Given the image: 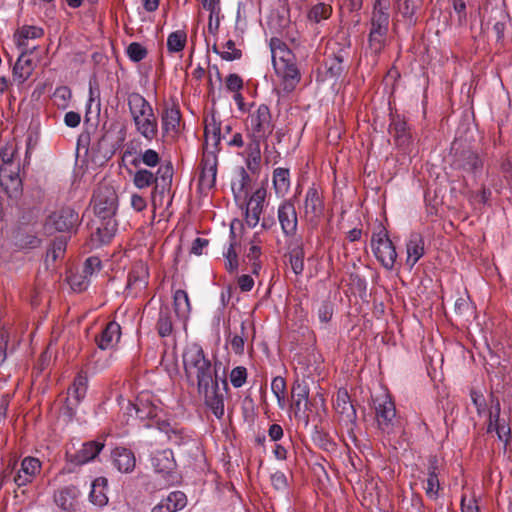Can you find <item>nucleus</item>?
<instances>
[{
    "label": "nucleus",
    "mask_w": 512,
    "mask_h": 512,
    "mask_svg": "<svg viewBox=\"0 0 512 512\" xmlns=\"http://www.w3.org/2000/svg\"><path fill=\"white\" fill-rule=\"evenodd\" d=\"M92 204L95 214L101 220H114L118 208L115 189L108 184L98 185L93 194Z\"/></svg>",
    "instance_id": "nucleus-5"
},
{
    "label": "nucleus",
    "mask_w": 512,
    "mask_h": 512,
    "mask_svg": "<svg viewBox=\"0 0 512 512\" xmlns=\"http://www.w3.org/2000/svg\"><path fill=\"white\" fill-rule=\"evenodd\" d=\"M225 85L228 91L239 92L243 88V80L239 75L232 73L226 77Z\"/></svg>",
    "instance_id": "nucleus-60"
},
{
    "label": "nucleus",
    "mask_w": 512,
    "mask_h": 512,
    "mask_svg": "<svg viewBox=\"0 0 512 512\" xmlns=\"http://www.w3.org/2000/svg\"><path fill=\"white\" fill-rule=\"evenodd\" d=\"M173 304L176 315L186 320L191 312V304L187 292L182 289L176 290L173 295Z\"/></svg>",
    "instance_id": "nucleus-38"
},
{
    "label": "nucleus",
    "mask_w": 512,
    "mask_h": 512,
    "mask_svg": "<svg viewBox=\"0 0 512 512\" xmlns=\"http://www.w3.org/2000/svg\"><path fill=\"white\" fill-rule=\"evenodd\" d=\"M270 49L274 69L282 67L284 64H289L290 62L295 61V56L293 52L281 39L277 37H273L270 39Z\"/></svg>",
    "instance_id": "nucleus-22"
},
{
    "label": "nucleus",
    "mask_w": 512,
    "mask_h": 512,
    "mask_svg": "<svg viewBox=\"0 0 512 512\" xmlns=\"http://www.w3.org/2000/svg\"><path fill=\"white\" fill-rule=\"evenodd\" d=\"M113 465L121 473H131L136 466L134 453L125 447H116L111 454Z\"/></svg>",
    "instance_id": "nucleus-24"
},
{
    "label": "nucleus",
    "mask_w": 512,
    "mask_h": 512,
    "mask_svg": "<svg viewBox=\"0 0 512 512\" xmlns=\"http://www.w3.org/2000/svg\"><path fill=\"white\" fill-rule=\"evenodd\" d=\"M273 184L278 194L287 192L290 186L289 170L285 168H277L273 174Z\"/></svg>",
    "instance_id": "nucleus-45"
},
{
    "label": "nucleus",
    "mask_w": 512,
    "mask_h": 512,
    "mask_svg": "<svg viewBox=\"0 0 512 512\" xmlns=\"http://www.w3.org/2000/svg\"><path fill=\"white\" fill-rule=\"evenodd\" d=\"M116 232L115 220H102L96 231L90 236L91 248L100 247L108 243Z\"/></svg>",
    "instance_id": "nucleus-31"
},
{
    "label": "nucleus",
    "mask_w": 512,
    "mask_h": 512,
    "mask_svg": "<svg viewBox=\"0 0 512 512\" xmlns=\"http://www.w3.org/2000/svg\"><path fill=\"white\" fill-rule=\"evenodd\" d=\"M224 47L227 49L222 51L220 57L226 61H234L238 60L242 57V51L235 47V42L233 40H228Z\"/></svg>",
    "instance_id": "nucleus-54"
},
{
    "label": "nucleus",
    "mask_w": 512,
    "mask_h": 512,
    "mask_svg": "<svg viewBox=\"0 0 512 512\" xmlns=\"http://www.w3.org/2000/svg\"><path fill=\"white\" fill-rule=\"evenodd\" d=\"M87 385V376L83 372L78 373L73 381L72 386L68 390V397L66 399L65 413L70 417L75 414L74 408L85 397Z\"/></svg>",
    "instance_id": "nucleus-16"
},
{
    "label": "nucleus",
    "mask_w": 512,
    "mask_h": 512,
    "mask_svg": "<svg viewBox=\"0 0 512 512\" xmlns=\"http://www.w3.org/2000/svg\"><path fill=\"white\" fill-rule=\"evenodd\" d=\"M454 165L466 172L477 173L482 169L483 164L478 154L471 150H463L460 154H456Z\"/></svg>",
    "instance_id": "nucleus-33"
},
{
    "label": "nucleus",
    "mask_w": 512,
    "mask_h": 512,
    "mask_svg": "<svg viewBox=\"0 0 512 512\" xmlns=\"http://www.w3.org/2000/svg\"><path fill=\"white\" fill-rule=\"evenodd\" d=\"M187 41V34L183 30L172 32L167 39V49L169 52H180L184 49Z\"/></svg>",
    "instance_id": "nucleus-47"
},
{
    "label": "nucleus",
    "mask_w": 512,
    "mask_h": 512,
    "mask_svg": "<svg viewBox=\"0 0 512 512\" xmlns=\"http://www.w3.org/2000/svg\"><path fill=\"white\" fill-rule=\"evenodd\" d=\"M198 391L204 395L205 404L214 416L221 419L224 415V395L220 390L218 379L206 387L198 388Z\"/></svg>",
    "instance_id": "nucleus-12"
},
{
    "label": "nucleus",
    "mask_w": 512,
    "mask_h": 512,
    "mask_svg": "<svg viewBox=\"0 0 512 512\" xmlns=\"http://www.w3.org/2000/svg\"><path fill=\"white\" fill-rule=\"evenodd\" d=\"M250 138V143L247 146V157L261 158L260 143L265 139H254Z\"/></svg>",
    "instance_id": "nucleus-63"
},
{
    "label": "nucleus",
    "mask_w": 512,
    "mask_h": 512,
    "mask_svg": "<svg viewBox=\"0 0 512 512\" xmlns=\"http://www.w3.org/2000/svg\"><path fill=\"white\" fill-rule=\"evenodd\" d=\"M126 53L131 61L140 62L146 58L148 51L142 44L132 42L128 45Z\"/></svg>",
    "instance_id": "nucleus-52"
},
{
    "label": "nucleus",
    "mask_w": 512,
    "mask_h": 512,
    "mask_svg": "<svg viewBox=\"0 0 512 512\" xmlns=\"http://www.w3.org/2000/svg\"><path fill=\"white\" fill-rule=\"evenodd\" d=\"M67 246V238L65 236H61L56 238L51 247L47 251V260L52 259V261L57 260L58 258L62 257L65 253Z\"/></svg>",
    "instance_id": "nucleus-51"
},
{
    "label": "nucleus",
    "mask_w": 512,
    "mask_h": 512,
    "mask_svg": "<svg viewBox=\"0 0 512 512\" xmlns=\"http://www.w3.org/2000/svg\"><path fill=\"white\" fill-rule=\"evenodd\" d=\"M106 479L98 478L92 483V489L90 492V500L92 503L98 506H104L108 502V498L104 492V486Z\"/></svg>",
    "instance_id": "nucleus-43"
},
{
    "label": "nucleus",
    "mask_w": 512,
    "mask_h": 512,
    "mask_svg": "<svg viewBox=\"0 0 512 512\" xmlns=\"http://www.w3.org/2000/svg\"><path fill=\"white\" fill-rule=\"evenodd\" d=\"M390 134L398 147L404 151H409L412 145V136L409 132L406 122L400 117L392 118L389 128Z\"/></svg>",
    "instance_id": "nucleus-21"
},
{
    "label": "nucleus",
    "mask_w": 512,
    "mask_h": 512,
    "mask_svg": "<svg viewBox=\"0 0 512 512\" xmlns=\"http://www.w3.org/2000/svg\"><path fill=\"white\" fill-rule=\"evenodd\" d=\"M246 379H247V370L245 367L237 366L232 369V371L230 373V381H231V384L235 388L242 387L245 384Z\"/></svg>",
    "instance_id": "nucleus-55"
},
{
    "label": "nucleus",
    "mask_w": 512,
    "mask_h": 512,
    "mask_svg": "<svg viewBox=\"0 0 512 512\" xmlns=\"http://www.w3.org/2000/svg\"><path fill=\"white\" fill-rule=\"evenodd\" d=\"M390 0H375L372 6L368 26V49L378 56L387 45L390 25Z\"/></svg>",
    "instance_id": "nucleus-1"
},
{
    "label": "nucleus",
    "mask_w": 512,
    "mask_h": 512,
    "mask_svg": "<svg viewBox=\"0 0 512 512\" xmlns=\"http://www.w3.org/2000/svg\"><path fill=\"white\" fill-rule=\"evenodd\" d=\"M371 246L375 257L382 266L387 270H392L397 258V252L384 229L377 234H373Z\"/></svg>",
    "instance_id": "nucleus-8"
},
{
    "label": "nucleus",
    "mask_w": 512,
    "mask_h": 512,
    "mask_svg": "<svg viewBox=\"0 0 512 512\" xmlns=\"http://www.w3.org/2000/svg\"><path fill=\"white\" fill-rule=\"evenodd\" d=\"M376 421L379 429L387 434L393 432L396 420V409L394 402L385 397L379 401L375 407Z\"/></svg>",
    "instance_id": "nucleus-13"
},
{
    "label": "nucleus",
    "mask_w": 512,
    "mask_h": 512,
    "mask_svg": "<svg viewBox=\"0 0 512 512\" xmlns=\"http://www.w3.org/2000/svg\"><path fill=\"white\" fill-rule=\"evenodd\" d=\"M406 264L411 268L424 255V239L419 233H412L406 245Z\"/></svg>",
    "instance_id": "nucleus-35"
},
{
    "label": "nucleus",
    "mask_w": 512,
    "mask_h": 512,
    "mask_svg": "<svg viewBox=\"0 0 512 512\" xmlns=\"http://www.w3.org/2000/svg\"><path fill=\"white\" fill-rule=\"evenodd\" d=\"M276 74L282 79L283 89L286 92H292L300 82L301 74L295 61L284 64L275 69Z\"/></svg>",
    "instance_id": "nucleus-27"
},
{
    "label": "nucleus",
    "mask_w": 512,
    "mask_h": 512,
    "mask_svg": "<svg viewBox=\"0 0 512 512\" xmlns=\"http://www.w3.org/2000/svg\"><path fill=\"white\" fill-rule=\"evenodd\" d=\"M81 220L78 213L70 208L63 207L58 211L53 212L45 222V229L47 232H68L71 233L77 230Z\"/></svg>",
    "instance_id": "nucleus-7"
},
{
    "label": "nucleus",
    "mask_w": 512,
    "mask_h": 512,
    "mask_svg": "<svg viewBox=\"0 0 512 512\" xmlns=\"http://www.w3.org/2000/svg\"><path fill=\"white\" fill-rule=\"evenodd\" d=\"M271 390L277 398L279 408L286 407V381L281 376H276L272 379Z\"/></svg>",
    "instance_id": "nucleus-46"
},
{
    "label": "nucleus",
    "mask_w": 512,
    "mask_h": 512,
    "mask_svg": "<svg viewBox=\"0 0 512 512\" xmlns=\"http://www.w3.org/2000/svg\"><path fill=\"white\" fill-rule=\"evenodd\" d=\"M26 55L27 54H23V50H21V53L13 67V77L20 84L24 83L33 72L32 60L26 58Z\"/></svg>",
    "instance_id": "nucleus-36"
},
{
    "label": "nucleus",
    "mask_w": 512,
    "mask_h": 512,
    "mask_svg": "<svg viewBox=\"0 0 512 512\" xmlns=\"http://www.w3.org/2000/svg\"><path fill=\"white\" fill-rule=\"evenodd\" d=\"M161 163V157L159 153L153 149H147L143 152H140L134 159L131 161V165L134 167H138L140 164H143L147 167L154 168Z\"/></svg>",
    "instance_id": "nucleus-42"
},
{
    "label": "nucleus",
    "mask_w": 512,
    "mask_h": 512,
    "mask_svg": "<svg viewBox=\"0 0 512 512\" xmlns=\"http://www.w3.org/2000/svg\"><path fill=\"white\" fill-rule=\"evenodd\" d=\"M271 483L276 490L283 491L287 488L288 482L283 472L277 471L271 475Z\"/></svg>",
    "instance_id": "nucleus-62"
},
{
    "label": "nucleus",
    "mask_w": 512,
    "mask_h": 512,
    "mask_svg": "<svg viewBox=\"0 0 512 512\" xmlns=\"http://www.w3.org/2000/svg\"><path fill=\"white\" fill-rule=\"evenodd\" d=\"M277 217L283 234L294 236L298 227V214L291 200H285L279 205Z\"/></svg>",
    "instance_id": "nucleus-11"
},
{
    "label": "nucleus",
    "mask_w": 512,
    "mask_h": 512,
    "mask_svg": "<svg viewBox=\"0 0 512 512\" xmlns=\"http://www.w3.org/2000/svg\"><path fill=\"white\" fill-rule=\"evenodd\" d=\"M234 243L232 242L227 250V252L224 254L226 262H225V268L229 272H234L238 268V255L235 251Z\"/></svg>",
    "instance_id": "nucleus-56"
},
{
    "label": "nucleus",
    "mask_w": 512,
    "mask_h": 512,
    "mask_svg": "<svg viewBox=\"0 0 512 512\" xmlns=\"http://www.w3.org/2000/svg\"><path fill=\"white\" fill-rule=\"evenodd\" d=\"M261 247L255 243L254 241L250 242V247L248 251L245 254V258L250 261H259V258L261 256Z\"/></svg>",
    "instance_id": "nucleus-64"
},
{
    "label": "nucleus",
    "mask_w": 512,
    "mask_h": 512,
    "mask_svg": "<svg viewBox=\"0 0 512 512\" xmlns=\"http://www.w3.org/2000/svg\"><path fill=\"white\" fill-rule=\"evenodd\" d=\"M440 472L439 460L436 456H430L428 459V478L425 487L426 495L431 499H437L440 490V481L438 478Z\"/></svg>",
    "instance_id": "nucleus-29"
},
{
    "label": "nucleus",
    "mask_w": 512,
    "mask_h": 512,
    "mask_svg": "<svg viewBox=\"0 0 512 512\" xmlns=\"http://www.w3.org/2000/svg\"><path fill=\"white\" fill-rule=\"evenodd\" d=\"M455 312L460 316H465L472 312V304L468 297H459L454 304Z\"/></svg>",
    "instance_id": "nucleus-59"
},
{
    "label": "nucleus",
    "mask_w": 512,
    "mask_h": 512,
    "mask_svg": "<svg viewBox=\"0 0 512 512\" xmlns=\"http://www.w3.org/2000/svg\"><path fill=\"white\" fill-rule=\"evenodd\" d=\"M317 314L321 323H328L333 315V305L330 302H323L319 306Z\"/></svg>",
    "instance_id": "nucleus-61"
},
{
    "label": "nucleus",
    "mask_w": 512,
    "mask_h": 512,
    "mask_svg": "<svg viewBox=\"0 0 512 512\" xmlns=\"http://www.w3.org/2000/svg\"><path fill=\"white\" fill-rule=\"evenodd\" d=\"M173 168L170 164L160 165L157 172L154 174L152 171L141 168L138 169L133 176V184L138 189L153 187V193L164 194L169 191L172 184Z\"/></svg>",
    "instance_id": "nucleus-4"
},
{
    "label": "nucleus",
    "mask_w": 512,
    "mask_h": 512,
    "mask_svg": "<svg viewBox=\"0 0 512 512\" xmlns=\"http://www.w3.org/2000/svg\"><path fill=\"white\" fill-rule=\"evenodd\" d=\"M43 35L44 30L41 27L24 25L15 32L14 39L18 49L23 50V54H32L36 46L29 47L28 41L41 38Z\"/></svg>",
    "instance_id": "nucleus-18"
},
{
    "label": "nucleus",
    "mask_w": 512,
    "mask_h": 512,
    "mask_svg": "<svg viewBox=\"0 0 512 512\" xmlns=\"http://www.w3.org/2000/svg\"><path fill=\"white\" fill-rule=\"evenodd\" d=\"M181 114L176 104L165 105L161 113V127L164 134H176L180 125Z\"/></svg>",
    "instance_id": "nucleus-28"
},
{
    "label": "nucleus",
    "mask_w": 512,
    "mask_h": 512,
    "mask_svg": "<svg viewBox=\"0 0 512 512\" xmlns=\"http://www.w3.org/2000/svg\"><path fill=\"white\" fill-rule=\"evenodd\" d=\"M148 284V270L142 263L133 267L128 275L127 288L143 289Z\"/></svg>",
    "instance_id": "nucleus-37"
},
{
    "label": "nucleus",
    "mask_w": 512,
    "mask_h": 512,
    "mask_svg": "<svg viewBox=\"0 0 512 512\" xmlns=\"http://www.w3.org/2000/svg\"><path fill=\"white\" fill-rule=\"evenodd\" d=\"M186 504V495L181 491H174L153 507L151 512H177L182 510Z\"/></svg>",
    "instance_id": "nucleus-30"
},
{
    "label": "nucleus",
    "mask_w": 512,
    "mask_h": 512,
    "mask_svg": "<svg viewBox=\"0 0 512 512\" xmlns=\"http://www.w3.org/2000/svg\"><path fill=\"white\" fill-rule=\"evenodd\" d=\"M304 257H305V253L301 246L295 247L290 252V257H289L290 265H291L293 272L296 275H300L304 270Z\"/></svg>",
    "instance_id": "nucleus-49"
},
{
    "label": "nucleus",
    "mask_w": 512,
    "mask_h": 512,
    "mask_svg": "<svg viewBox=\"0 0 512 512\" xmlns=\"http://www.w3.org/2000/svg\"><path fill=\"white\" fill-rule=\"evenodd\" d=\"M120 337V325L115 321H111L106 324L105 328L100 332V334L95 336V342L99 349L108 350L116 346L120 340Z\"/></svg>",
    "instance_id": "nucleus-20"
},
{
    "label": "nucleus",
    "mask_w": 512,
    "mask_h": 512,
    "mask_svg": "<svg viewBox=\"0 0 512 512\" xmlns=\"http://www.w3.org/2000/svg\"><path fill=\"white\" fill-rule=\"evenodd\" d=\"M0 185L11 197L19 193L22 182L17 172L9 170L7 166H1Z\"/></svg>",
    "instance_id": "nucleus-34"
},
{
    "label": "nucleus",
    "mask_w": 512,
    "mask_h": 512,
    "mask_svg": "<svg viewBox=\"0 0 512 512\" xmlns=\"http://www.w3.org/2000/svg\"><path fill=\"white\" fill-rule=\"evenodd\" d=\"M202 165L200 185L211 188L215 184L217 174V156L213 151L204 153Z\"/></svg>",
    "instance_id": "nucleus-26"
},
{
    "label": "nucleus",
    "mask_w": 512,
    "mask_h": 512,
    "mask_svg": "<svg viewBox=\"0 0 512 512\" xmlns=\"http://www.w3.org/2000/svg\"><path fill=\"white\" fill-rule=\"evenodd\" d=\"M265 198L266 190L264 188L257 189L250 197L245 218L248 226L255 227L259 223Z\"/></svg>",
    "instance_id": "nucleus-19"
},
{
    "label": "nucleus",
    "mask_w": 512,
    "mask_h": 512,
    "mask_svg": "<svg viewBox=\"0 0 512 512\" xmlns=\"http://www.w3.org/2000/svg\"><path fill=\"white\" fill-rule=\"evenodd\" d=\"M204 136L206 145H209L210 142L214 147L219 145L221 140V129L220 125L216 123L214 117H212L211 121L206 120Z\"/></svg>",
    "instance_id": "nucleus-44"
},
{
    "label": "nucleus",
    "mask_w": 512,
    "mask_h": 512,
    "mask_svg": "<svg viewBox=\"0 0 512 512\" xmlns=\"http://www.w3.org/2000/svg\"><path fill=\"white\" fill-rule=\"evenodd\" d=\"M42 463L38 458L25 457L20 464V468L13 476V482L20 488L26 486L34 481L37 475L40 474Z\"/></svg>",
    "instance_id": "nucleus-14"
},
{
    "label": "nucleus",
    "mask_w": 512,
    "mask_h": 512,
    "mask_svg": "<svg viewBox=\"0 0 512 512\" xmlns=\"http://www.w3.org/2000/svg\"><path fill=\"white\" fill-rule=\"evenodd\" d=\"M151 465L156 473L170 475L176 467L173 452L169 449L156 451L151 457Z\"/></svg>",
    "instance_id": "nucleus-25"
},
{
    "label": "nucleus",
    "mask_w": 512,
    "mask_h": 512,
    "mask_svg": "<svg viewBox=\"0 0 512 512\" xmlns=\"http://www.w3.org/2000/svg\"><path fill=\"white\" fill-rule=\"evenodd\" d=\"M331 14V5L319 2L309 8L307 12V20L310 24H319L323 20L329 19Z\"/></svg>",
    "instance_id": "nucleus-39"
},
{
    "label": "nucleus",
    "mask_w": 512,
    "mask_h": 512,
    "mask_svg": "<svg viewBox=\"0 0 512 512\" xmlns=\"http://www.w3.org/2000/svg\"><path fill=\"white\" fill-rule=\"evenodd\" d=\"M156 328L161 337H167L172 333L173 323L169 306L163 305L160 307Z\"/></svg>",
    "instance_id": "nucleus-40"
},
{
    "label": "nucleus",
    "mask_w": 512,
    "mask_h": 512,
    "mask_svg": "<svg viewBox=\"0 0 512 512\" xmlns=\"http://www.w3.org/2000/svg\"><path fill=\"white\" fill-rule=\"evenodd\" d=\"M168 440L171 444L176 446L190 445L197 448V442L192 437L184 432L183 429L170 427L165 430Z\"/></svg>",
    "instance_id": "nucleus-41"
},
{
    "label": "nucleus",
    "mask_w": 512,
    "mask_h": 512,
    "mask_svg": "<svg viewBox=\"0 0 512 512\" xmlns=\"http://www.w3.org/2000/svg\"><path fill=\"white\" fill-rule=\"evenodd\" d=\"M101 261L98 257L92 256L85 260L83 265V278L86 279L89 276H92L95 271L100 270Z\"/></svg>",
    "instance_id": "nucleus-57"
},
{
    "label": "nucleus",
    "mask_w": 512,
    "mask_h": 512,
    "mask_svg": "<svg viewBox=\"0 0 512 512\" xmlns=\"http://www.w3.org/2000/svg\"><path fill=\"white\" fill-rule=\"evenodd\" d=\"M274 125L267 105H259L248 117V136L254 139H267L272 134Z\"/></svg>",
    "instance_id": "nucleus-6"
},
{
    "label": "nucleus",
    "mask_w": 512,
    "mask_h": 512,
    "mask_svg": "<svg viewBox=\"0 0 512 512\" xmlns=\"http://www.w3.org/2000/svg\"><path fill=\"white\" fill-rule=\"evenodd\" d=\"M395 8L404 18L408 19L410 23H415L413 16L417 6L413 0H395Z\"/></svg>",
    "instance_id": "nucleus-50"
},
{
    "label": "nucleus",
    "mask_w": 512,
    "mask_h": 512,
    "mask_svg": "<svg viewBox=\"0 0 512 512\" xmlns=\"http://www.w3.org/2000/svg\"><path fill=\"white\" fill-rule=\"evenodd\" d=\"M335 409L341 415L343 421L355 423L357 419L356 410L350 400L348 392L340 389L336 395Z\"/></svg>",
    "instance_id": "nucleus-32"
},
{
    "label": "nucleus",
    "mask_w": 512,
    "mask_h": 512,
    "mask_svg": "<svg viewBox=\"0 0 512 512\" xmlns=\"http://www.w3.org/2000/svg\"><path fill=\"white\" fill-rule=\"evenodd\" d=\"M104 448V443L100 441H88L81 445V447L72 452L67 449L66 451V461L67 463L74 466L84 465L96 458V456L102 451Z\"/></svg>",
    "instance_id": "nucleus-10"
},
{
    "label": "nucleus",
    "mask_w": 512,
    "mask_h": 512,
    "mask_svg": "<svg viewBox=\"0 0 512 512\" xmlns=\"http://www.w3.org/2000/svg\"><path fill=\"white\" fill-rule=\"evenodd\" d=\"M182 358L186 377L188 380L196 379L198 388L206 387L218 379L216 369L212 367L200 345L196 343L187 345Z\"/></svg>",
    "instance_id": "nucleus-3"
},
{
    "label": "nucleus",
    "mask_w": 512,
    "mask_h": 512,
    "mask_svg": "<svg viewBox=\"0 0 512 512\" xmlns=\"http://www.w3.org/2000/svg\"><path fill=\"white\" fill-rule=\"evenodd\" d=\"M127 104L136 132L149 142L156 139L158 120L151 104L138 92L127 95Z\"/></svg>",
    "instance_id": "nucleus-2"
},
{
    "label": "nucleus",
    "mask_w": 512,
    "mask_h": 512,
    "mask_svg": "<svg viewBox=\"0 0 512 512\" xmlns=\"http://www.w3.org/2000/svg\"><path fill=\"white\" fill-rule=\"evenodd\" d=\"M292 404L294 416L298 419H305L308 422V409L309 388L304 381L296 380L291 389Z\"/></svg>",
    "instance_id": "nucleus-15"
},
{
    "label": "nucleus",
    "mask_w": 512,
    "mask_h": 512,
    "mask_svg": "<svg viewBox=\"0 0 512 512\" xmlns=\"http://www.w3.org/2000/svg\"><path fill=\"white\" fill-rule=\"evenodd\" d=\"M159 407L155 405L149 395L141 394L135 403L128 402L127 414L135 415L140 420L153 419L158 416Z\"/></svg>",
    "instance_id": "nucleus-17"
},
{
    "label": "nucleus",
    "mask_w": 512,
    "mask_h": 512,
    "mask_svg": "<svg viewBox=\"0 0 512 512\" xmlns=\"http://www.w3.org/2000/svg\"><path fill=\"white\" fill-rule=\"evenodd\" d=\"M241 333L235 334L231 340V348L235 354L241 355L244 352V345H245V336L247 333L246 323H241Z\"/></svg>",
    "instance_id": "nucleus-53"
},
{
    "label": "nucleus",
    "mask_w": 512,
    "mask_h": 512,
    "mask_svg": "<svg viewBox=\"0 0 512 512\" xmlns=\"http://www.w3.org/2000/svg\"><path fill=\"white\" fill-rule=\"evenodd\" d=\"M304 218L312 228H316L324 213V202L322 194L314 186L310 187L305 195Z\"/></svg>",
    "instance_id": "nucleus-9"
},
{
    "label": "nucleus",
    "mask_w": 512,
    "mask_h": 512,
    "mask_svg": "<svg viewBox=\"0 0 512 512\" xmlns=\"http://www.w3.org/2000/svg\"><path fill=\"white\" fill-rule=\"evenodd\" d=\"M79 494L80 492L76 486H65L55 492L54 501L62 510L72 512L76 509Z\"/></svg>",
    "instance_id": "nucleus-23"
},
{
    "label": "nucleus",
    "mask_w": 512,
    "mask_h": 512,
    "mask_svg": "<svg viewBox=\"0 0 512 512\" xmlns=\"http://www.w3.org/2000/svg\"><path fill=\"white\" fill-rule=\"evenodd\" d=\"M199 1L201 3L202 7L205 10L209 11V24H208L209 30L212 31L213 18H216L215 29H217L219 26V14L221 11L220 0H199Z\"/></svg>",
    "instance_id": "nucleus-48"
},
{
    "label": "nucleus",
    "mask_w": 512,
    "mask_h": 512,
    "mask_svg": "<svg viewBox=\"0 0 512 512\" xmlns=\"http://www.w3.org/2000/svg\"><path fill=\"white\" fill-rule=\"evenodd\" d=\"M250 183V177L244 168L239 170V178L232 182V190L234 193H241Z\"/></svg>",
    "instance_id": "nucleus-58"
}]
</instances>
